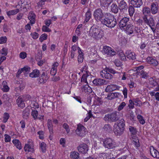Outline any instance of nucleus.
I'll list each match as a JSON object with an SVG mask.
<instances>
[{
	"label": "nucleus",
	"mask_w": 159,
	"mask_h": 159,
	"mask_svg": "<svg viewBox=\"0 0 159 159\" xmlns=\"http://www.w3.org/2000/svg\"><path fill=\"white\" fill-rule=\"evenodd\" d=\"M103 19L101 23L108 27L113 28L116 24V19L113 16L109 13H105V17Z\"/></svg>",
	"instance_id": "f257e3e1"
},
{
	"label": "nucleus",
	"mask_w": 159,
	"mask_h": 159,
	"mask_svg": "<svg viewBox=\"0 0 159 159\" xmlns=\"http://www.w3.org/2000/svg\"><path fill=\"white\" fill-rule=\"evenodd\" d=\"M88 35L95 39L98 40L103 36L104 34L100 29L92 26L89 30Z\"/></svg>",
	"instance_id": "f03ea898"
},
{
	"label": "nucleus",
	"mask_w": 159,
	"mask_h": 159,
	"mask_svg": "<svg viewBox=\"0 0 159 159\" xmlns=\"http://www.w3.org/2000/svg\"><path fill=\"white\" fill-rule=\"evenodd\" d=\"M125 122L123 119L119 120L117 124H115L114 126L113 131L116 135L122 134L124 130Z\"/></svg>",
	"instance_id": "7ed1b4c3"
},
{
	"label": "nucleus",
	"mask_w": 159,
	"mask_h": 159,
	"mask_svg": "<svg viewBox=\"0 0 159 159\" xmlns=\"http://www.w3.org/2000/svg\"><path fill=\"white\" fill-rule=\"evenodd\" d=\"M119 113L117 111H115L111 113H108L105 115L103 119L106 121L110 122H116L119 119Z\"/></svg>",
	"instance_id": "20e7f679"
},
{
	"label": "nucleus",
	"mask_w": 159,
	"mask_h": 159,
	"mask_svg": "<svg viewBox=\"0 0 159 159\" xmlns=\"http://www.w3.org/2000/svg\"><path fill=\"white\" fill-rule=\"evenodd\" d=\"M93 15L97 21L101 22L105 17V13L103 12L101 9L99 8L94 11Z\"/></svg>",
	"instance_id": "39448f33"
},
{
	"label": "nucleus",
	"mask_w": 159,
	"mask_h": 159,
	"mask_svg": "<svg viewBox=\"0 0 159 159\" xmlns=\"http://www.w3.org/2000/svg\"><path fill=\"white\" fill-rule=\"evenodd\" d=\"M103 145L106 148L108 149H112L116 146V143L111 139L107 138L103 141Z\"/></svg>",
	"instance_id": "423d86ee"
},
{
	"label": "nucleus",
	"mask_w": 159,
	"mask_h": 159,
	"mask_svg": "<svg viewBox=\"0 0 159 159\" xmlns=\"http://www.w3.org/2000/svg\"><path fill=\"white\" fill-rule=\"evenodd\" d=\"M76 134L80 136L83 137L87 133L86 129L81 124H79L75 131Z\"/></svg>",
	"instance_id": "0eeeda50"
},
{
	"label": "nucleus",
	"mask_w": 159,
	"mask_h": 159,
	"mask_svg": "<svg viewBox=\"0 0 159 159\" xmlns=\"http://www.w3.org/2000/svg\"><path fill=\"white\" fill-rule=\"evenodd\" d=\"M103 53L108 57H112L116 54V52L111 48L107 46L103 47Z\"/></svg>",
	"instance_id": "6e6552de"
},
{
	"label": "nucleus",
	"mask_w": 159,
	"mask_h": 159,
	"mask_svg": "<svg viewBox=\"0 0 159 159\" xmlns=\"http://www.w3.org/2000/svg\"><path fill=\"white\" fill-rule=\"evenodd\" d=\"M39 76V78L38 80L39 84H43L45 83L48 79L47 73L45 71L41 72Z\"/></svg>",
	"instance_id": "1a4fd4ad"
},
{
	"label": "nucleus",
	"mask_w": 159,
	"mask_h": 159,
	"mask_svg": "<svg viewBox=\"0 0 159 159\" xmlns=\"http://www.w3.org/2000/svg\"><path fill=\"white\" fill-rule=\"evenodd\" d=\"M78 151L84 154H85L87 153L89 150L88 146L85 143L81 144L77 147Z\"/></svg>",
	"instance_id": "9d476101"
},
{
	"label": "nucleus",
	"mask_w": 159,
	"mask_h": 159,
	"mask_svg": "<svg viewBox=\"0 0 159 159\" xmlns=\"http://www.w3.org/2000/svg\"><path fill=\"white\" fill-rule=\"evenodd\" d=\"M100 75L102 77L107 79H111L113 78V75L106 69L100 72Z\"/></svg>",
	"instance_id": "9b49d317"
},
{
	"label": "nucleus",
	"mask_w": 159,
	"mask_h": 159,
	"mask_svg": "<svg viewBox=\"0 0 159 159\" xmlns=\"http://www.w3.org/2000/svg\"><path fill=\"white\" fill-rule=\"evenodd\" d=\"M129 18L125 17L121 20L119 22V25L120 28H125L127 27Z\"/></svg>",
	"instance_id": "f8f14e48"
},
{
	"label": "nucleus",
	"mask_w": 159,
	"mask_h": 159,
	"mask_svg": "<svg viewBox=\"0 0 159 159\" xmlns=\"http://www.w3.org/2000/svg\"><path fill=\"white\" fill-rule=\"evenodd\" d=\"M120 87L116 84H111L108 85L105 89V91L106 92H112L116 90H119Z\"/></svg>",
	"instance_id": "ddd939ff"
},
{
	"label": "nucleus",
	"mask_w": 159,
	"mask_h": 159,
	"mask_svg": "<svg viewBox=\"0 0 159 159\" xmlns=\"http://www.w3.org/2000/svg\"><path fill=\"white\" fill-rule=\"evenodd\" d=\"M86 69V67L84 66L83 68V70H81V72L83 73V74L81 78V82H84L85 83H87V78L89 76V75L88 71L85 70Z\"/></svg>",
	"instance_id": "4468645a"
},
{
	"label": "nucleus",
	"mask_w": 159,
	"mask_h": 159,
	"mask_svg": "<svg viewBox=\"0 0 159 159\" xmlns=\"http://www.w3.org/2000/svg\"><path fill=\"white\" fill-rule=\"evenodd\" d=\"M150 9L151 12L152 14H156L158 12V5L154 2L152 3L150 6Z\"/></svg>",
	"instance_id": "2eb2a0df"
},
{
	"label": "nucleus",
	"mask_w": 159,
	"mask_h": 159,
	"mask_svg": "<svg viewBox=\"0 0 159 159\" xmlns=\"http://www.w3.org/2000/svg\"><path fill=\"white\" fill-rule=\"evenodd\" d=\"M126 56L129 59L135 60L136 58V55L135 53L132 52L131 51H127L125 53Z\"/></svg>",
	"instance_id": "dca6fc26"
},
{
	"label": "nucleus",
	"mask_w": 159,
	"mask_h": 159,
	"mask_svg": "<svg viewBox=\"0 0 159 159\" xmlns=\"http://www.w3.org/2000/svg\"><path fill=\"white\" fill-rule=\"evenodd\" d=\"M131 4L135 7H139L143 4L142 0H131Z\"/></svg>",
	"instance_id": "f3484780"
},
{
	"label": "nucleus",
	"mask_w": 159,
	"mask_h": 159,
	"mask_svg": "<svg viewBox=\"0 0 159 159\" xmlns=\"http://www.w3.org/2000/svg\"><path fill=\"white\" fill-rule=\"evenodd\" d=\"M16 102L18 107L22 108L25 106L24 101L21 97H19L16 100Z\"/></svg>",
	"instance_id": "a211bd4d"
},
{
	"label": "nucleus",
	"mask_w": 159,
	"mask_h": 159,
	"mask_svg": "<svg viewBox=\"0 0 159 159\" xmlns=\"http://www.w3.org/2000/svg\"><path fill=\"white\" fill-rule=\"evenodd\" d=\"M127 7V4L124 0H123L120 2L119 6V8L120 10L123 11L126 10Z\"/></svg>",
	"instance_id": "6ab92c4d"
},
{
	"label": "nucleus",
	"mask_w": 159,
	"mask_h": 159,
	"mask_svg": "<svg viewBox=\"0 0 159 159\" xmlns=\"http://www.w3.org/2000/svg\"><path fill=\"white\" fill-rule=\"evenodd\" d=\"M152 149H150V152L151 155L154 157L159 158V152L156 149H154L153 147H152Z\"/></svg>",
	"instance_id": "aec40b11"
},
{
	"label": "nucleus",
	"mask_w": 159,
	"mask_h": 159,
	"mask_svg": "<svg viewBox=\"0 0 159 159\" xmlns=\"http://www.w3.org/2000/svg\"><path fill=\"white\" fill-rule=\"evenodd\" d=\"M148 63L153 66H156L158 64V63L157 60L154 59L151 57H149L147 58Z\"/></svg>",
	"instance_id": "412c9836"
},
{
	"label": "nucleus",
	"mask_w": 159,
	"mask_h": 159,
	"mask_svg": "<svg viewBox=\"0 0 159 159\" xmlns=\"http://www.w3.org/2000/svg\"><path fill=\"white\" fill-rule=\"evenodd\" d=\"M105 80L101 79H96L93 81V83L95 86H100L103 85Z\"/></svg>",
	"instance_id": "4be33fe9"
},
{
	"label": "nucleus",
	"mask_w": 159,
	"mask_h": 159,
	"mask_svg": "<svg viewBox=\"0 0 159 159\" xmlns=\"http://www.w3.org/2000/svg\"><path fill=\"white\" fill-rule=\"evenodd\" d=\"M129 34H132L134 32V27L131 24H128L127 27L125 28Z\"/></svg>",
	"instance_id": "5701e85b"
},
{
	"label": "nucleus",
	"mask_w": 159,
	"mask_h": 159,
	"mask_svg": "<svg viewBox=\"0 0 159 159\" xmlns=\"http://www.w3.org/2000/svg\"><path fill=\"white\" fill-rule=\"evenodd\" d=\"M24 150L26 152H30L33 153L34 152V147L29 144H25L24 147Z\"/></svg>",
	"instance_id": "b1692460"
},
{
	"label": "nucleus",
	"mask_w": 159,
	"mask_h": 159,
	"mask_svg": "<svg viewBox=\"0 0 159 159\" xmlns=\"http://www.w3.org/2000/svg\"><path fill=\"white\" fill-rule=\"evenodd\" d=\"M40 74V72L38 70L35 69L30 74L29 76L31 78H36L39 76Z\"/></svg>",
	"instance_id": "393cba45"
},
{
	"label": "nucleus",
	"mask_w": 159,
	"mask_h": 159,
	"mask_svg": "<svg viewBox=\"0 0 159 159\" xmlns=\"http://www.w3.org/2000/svg\"><path fill=\"white\" fill-rule=\"evenodd\" d=\"M30 107H26L23 112V117L24 119H27L30 115Z\"/></svg>",
	"instance_id": "a878e982"
},
{
	"label": "nucleus",
	"mask_w": 159,
	"mask_h": 159,
	"mask_svg": "<svg viewBox=\"0 0 159 159\" xmlns=\"http://www.w3.org/2000/svg\"><path fill=\"white\" fill-rule=\"evenodd\" d=\"M28 18L30 21V23L32 25L35 22V15L33 13H30L29 14Z\"/></svg>",
	"instance_id": "bb28decb"
},
{
	"label": "nucleus",
	"mask_w": 159,
	"mask_h": 159,
	"mask_svg": "<svg viewBox=\"0 0 159 159\" xmlns=\"http://www.w3.org/2000/svg\"><path fill=\"white\" fill-rule=\"evenodd\" d=\"M142 11L143 15L149 16L151 13L150 8L148 7H144Z\"/></svg>",
	"instance_id": "cd10ccee"
},
{
	"label": "nucleus",
	"mask_w": 159,
	"mask_h": 159,
	"mask_svg": "<svg viewBox=\"0 0 159 159\" xmlns=\"http://www.w3.org/2000/svg\"><path fill=\"white\" fill-rule=\"evenodd\" d=\"M119 8L117 5L113 3L112 4L111 6V11L115 14L118 13Z\"/></svg>",
	"instance_id": "c85d7f7f"
},
{
	"label": "nucleus",
	"mask_w": 159,
	"mask_h": 159,
	"mask_svg": "<svg viewBox=\"0 0 159 159\" xmlns=\"http://www.w3.org/2000/svg\"><path fill=\"white\" fill-rule=\"evenodd\" d=\"M81 90L85 93H90L92 92V89L88 85H85L82 87Z\"/></svg>",
	"instance_id": "c756f323"
},
{
	"label": "nucleus",
	"mask_w": 159,
	"mask_h": 159,
	"mask_svg": "<svg viewBox=\"0 0 159 159\" xmlns=\"http://www.w3.org/2000/svg\"><path fill=\"white\" fill-rule=\"evenodd\" d=\"M12 143H14L16 147L19 150L21 149L22 147L20 142L18 139H13L12 141Z\"/></svg>",
	"instance_id": "7c9ffc66"
},
{
	"label": "nucleus",
	"mask_w": 159,
	"mask_h": 159,
	"mask_svg": "<svg viewBox=\"0 0 159 159\" xmlns=\"http://www.w3.org/2000/svg\"><path fill=\"white\" fill-rule=\"evenodd\" d=\"M134 7L133 6L130 5L128 7L129 15L130 17H132L133 16L135 12Z\"/></svg>",
	"instance_id": "2f4dec72"
},
{
	"label": "nucleus",
	"mask_w": 159,
	"mask_h": 159,
	"mask_svg": "<svg viewBox=\"0 0 159 159\" xmlns=\"http://www.w3.org/2000/svg\"><path fill=\"white\" fill-rule=\"evenodd\" d=\"M114 63L116 66L119 68L120 71H122V68L121 66H122V62L118 59H116L114 61Z\"/></svg>",
	"instance_id": "473e14b6"
},
{
	"label": "nucleus",
	"mask_w": 159,
	"mask_h": 159,
	"mask_svg": "<svg viewBox=\"0 0 159 159\" xmlns=\"http://www.w3.org/2000/svg\"><path fill=\"white\" fill-rule=\"evenodd\" d=\"M91 17V14L90 10H89L85 14V19L84 21V23L88 22Z\"/></svg>",
	"instance_id": "72a5a7b5"
},
{
	"label": "nucleus",
	"mask_w": 159,
	"mask_h": 159,
	"mask_svg": "<svg viewBox=\"0 0 159 159\" xmlns=\"http://www.w3.org/2000/svg\"><path fill=\"white\" fill-rule=\"evenodd\" d=\"M129 131L131 133V136L136 135L137 133L136 129L134 127L129 126Z\"/></svg>",
	"instance_id": "f704fd0d"
},
{
	"label": "nucleus",
	"mask_w": 159,
	"mask_h": 159,
	"mask_svg": "<svg viewBox=\"0 0 159 159\" xmlns=\"http://www.w3.org/2000/svg\"><path fill=\"white\" fill-rule=\"evenodd\" d=\"M20 10L19 9H17L15 10L9 11L7 12V13L8 16L13 15L16 14Z\"/></svg>",
	"instance_id": "c9c22d12"
},
{
	"label": "nucleus",
	"mask_w": 159,
	"mask_h": 159,
	"mask_svg": "<svg viewBox=\"0 0 159 159\" xmlns=\"http://www.w3.org/2000/svg\"><path fill=\"white\" fill-rule=\"evenodd\" d=\"M118 55L120 58L122 60L125 61L126 60V55H125V54L123 52V51H119L118 53Z\"/></svg>",
	"instance_id": "e433bc0d"
},
{
	"label": "nucleus",
	"mask_w": 159,
	"mask_h": 159,
	"mask_svg": "<svg viewBox=\"0 0 159 159\" xmlns=\"http://www.w3.org/2000/svg\"><path fill=\"white\" fill-rule=\"evenodd\" d=\"M79 153L77 152L73 151L71 153L70 156L73 159H76L79 158Z\"/></svg>",
	"instance_id": "4c0bfd02"
},
{
	"label": "nucleus",
	"mask_w": 159,
	"mask_h": 159,
	"mask_svg": "<svg viewBox=\"0 0 159 159\" xmlns=\"http://www.w3.org/2000/svg\"><path fill=\"white\" fill-rule=\"evenodd\" d=\"M147 24L149 25V26H155L154 21L152 18L150 17L148 21Z\"/></svg>",
	"instance_id": "58836bf2"
},
{
	"label": "nucleus",
	"mask_w": 159,
	"mask_h": 159,
	"mask_svg": "<svg viewBox=\"0 0 159 159\" xmlns=\"http://www.w3.org/2000/svg\"><path fill=\"white\" fill-rule=\"evenodd\" d=\"M100 3L101 5L104 7H107L110 4L109 2L106 0H100Z\"/></svg>",
	"instance_id": "ea45409f"
},
{
	"label": "nucleus",
	"mask_w": 159,
	"mask_h": 159,
	"mask_svg": "<svg viewBox=\"0 0 159 159\" xmlns=\"http://www.w3.org/2000/svg\"><path fill=\"white\" fill-rule=\"evenodd\" d=\"M134 101V104L138 107L141 106L142 102L138 98L134 99H133Z\"/></svg>",
	"instance_id": "a19ab883"
},
{
	"label": "nucleus",
	"mask_w": 159,
	"mask_h": 159,
	"mask_svg": "<svg viewBox=\"0 0 159 159\" xmlns=\"http://www.w3.org/2000/svg\"><path fill=\"white\" fill-rule=\"evenodd\" d=\"M6 83V82L3 81L2 83L4 85L3 88L2 89V90L4 92H7L9 90V87L7 85L5 84Z\"/></svg>",
	"instance_id": "79ce46f5"
},
{
	"label": "nucleus",
	"mask_w": 159,
	"mask_h": 159,
	"mask_svg": "<svg viewBox=\"0 0 159 159\" xmlns=\"http://www.w3.org/2000/svg\"><path fill=\"white\" fill-rule=\"evenodd\" d=\"M40 146L41 148L42 152H45L46 151V144L44 142H42L40 144Z\"/></svg>",
	"instance_id": "37998d69"
},
{
	"label": "nucleus",
	"mask_w": 159,
	"mask_h": 159,
	"mask_svg": "<svg viewBox=\"0 0 159 159\" xmlns=\"http://www.w3.org/2000/svg\"><path fill=\"white\" fill-rule=\"evenodd\" d=\"M38 115V113L37 111L35 110H32L31 115L34 119H37Z\"/></svg>",
	"instance_id": "c03bdc74"
},
{
	"label": "nucleus",
	"mask_w": 159,
	"mask_h": 159,
	"mask_svg": "<svg viewBox=\"0 0 159 159\" xmlns=\"http://www.w3.org/2000/svg\"><path fill=\"white\" fill-rule=\"evenodd\" d=\"M149 83L153 87H155L157 84V82L152 78H150L149 80Z\"/></svg>",
	"instance_id": "a18cd8bd"
},
{
	"label": "nucleus",
	"mask_w": 159,
	"mask_h": 159,
	"mask_svg": "<svg viewBox=\"0 0 159 159\" xmlns=\"http://www.w3.org/2000/svg\"><path fill=\"white\" fill-rule=\"evenodd\" d=\"M137 118L141 124H144L145 122V120L143 119V117L142 116L138 115L137 116Z\"/></svg>",
	"instance_id": "49530a36"
},
{
	"label": "nucleus",
	"mask_w": 159,
	"mask_h": 159,
	"mask_svg": "<svg viewBox=\"0 0 159 159\" xmlns=\"http://www.w3.org/2000/svg\"><path fill=\"white\" fill-rule=\"evenodd\" d=\"M112 97V99H114L116 98H118L121 96V94L119 93H111Z\"/></svg>",
	"instance_id": "de8ad7c7"
},
{
	"label": "nucleus",
	"mask_w": 159,
	"mask_h": 159,
	"mask_svg": "<svg viewBox=\"0 0 159 159\" xmlns=\"http://www.w3.org/2000/svg\"><path fill=\"white\" fill-rule=\"evenodd\" d=\"M126 105V103L124 102H122L120 105H119L117 110L118 111H120L123 109L124 107H125Z\"/></svg>",
	"instance_id": "09e8293b"
},
{
	"label": "nucleus",
	"mask_w": 159,
	"mask_h": 159,
	"mask_svg": "<svg viewBox=\"0 0 159 159\" xmlns=\"http://www.w3.org/2000/svg\"><path fill=\"white\" fill-rule=\"evenodd\" d=\"M9 115L7 113H5L4 114L3 121L4 123L6 122L9 117Z\"/></svg>",
	"instance_id": "8fccbe9b"
},
{
	"label": "nucleus",
	"mask_w": 159,
	"mask_h": 159,
	"mask_svg": "<svg viewBox=\"0 0 159 159\" xmlns=\"http://www.w3.org/2000/svg\"><path fill=\"white\" fill-rule=\"evenodd\" d=\"M62 127L65 129L67 134H68L70 132V129L68 125L66 123H65L63 125Z\"/></svg>",
	"instance_id": "3c124183"
},
{
	"label": "nucleus",
	"mask_w": 159,
	"mask_h": 159,
	"mask_svg": "<svg viewBox=\"0 0 159 159\" xmlns=\"http://www.w3.org/2000/svg\"><path fill=\"white\" fill-rule=\"evenodd\" d=\"M106 70L108 71L109 73H111L113 74L117 73L118 74V71L114 70L113 69L111 68H106Z\"/></svg>",
	"instance_id": "603ef678"
},
{
	"label": "nucleus",
	"mask_w": 159,
	"mask_h": 159,
	"mask_svg": "<svg viewBox=\"0 0 159 159\" xmlns=\"http://www.w3.org/2000/svg\"><path fill=\"white\" fill-rule=\"evenodd\" d=\"M48 1H50V0H40V1L37 3L38 6L39 7H42V6L45 4V2Z\"/></svg>",
	"instance_id": "864d4df0"
},
{
	"label": "nucleus",
	"mask_w": 159,
	"mask_h": 159,
	"mask_svg": "<svg viewBox=\"0 0 159 159\" xmlns=\"http://www.w3.org/2000/svg\"><path fill=\"white\" fill-rule=\"evenodd\" d=\"M134 103L133 100H129L128 106L130 109H133L134 107Z\"/></svg>",
	"instance_id": "5fc2aeb1"
},
{
	"label": "nucleus",
	"mask_w": 159,
	"mask_h": 159,
	"mask_svg": "<svg viewBox=\"0 0 159 159\" xmlns=\"http://www.w3.org/2000/svg\"><path fill=\"white\" fill-rule=\"evenodd\" d=\"M88 114V115L84 119V121L85 122L87 121L93 116L91 110H90L89 111Z\"/></svg>",
	"instance_id": "6e6d98bb"
},
{
	"label": "nucleus",
	"mask_w": 159,
	"mask_h": 159,
	"mask_svg": "<svg viewBox=\"0 0 159 159\" xmlns=\"http://www.w3.org/2000/svg\"><path fill=\"white\" fill-rule=\"evenodd\" d=\"M104 129L107 131H110L111 130V127L109 124H106L103 127Z\"/></svg>",
	"instance_id": "4d7b16f0"
},
{
	"label": "nucleus",
	"mask_w": 159,
	"mask_h": 159,
	"mask_svg": "<svg viewBox=\"0 0 159 159\" xmlns=\"http://www.w3.org/2000/svg\"><path fill=\"white\" fill-rule=\"evenodd\" d=\"M118 74L119 75L120 77L122 76L121 80H125L126 79L125 73V72H118Z\"/></svg>",
	"instance_id": "13d9d810"
},
{
	"label": "nucleus",
	"mask_w": 159,
	"mask_h": 159,
	"mask_svg": "<svg viewBox=\"0 0 159 159\" xmlns=\"http://www.w3.org/2000/svg\"><path fill=\"white\" fill-rule=\"evenodd\" d=\"M47 36L48 35L46 34H42L39 38L40 41L42 42L43 40L46 39L47 38Z\"/></svg>",
	"instance_id": "bf43d9fd"
},
{
	"label": "nucleus",
	"mask_w": 159,
	"mask_h": 159,
	"mask_svg": "<svg viewBox=\"0 0 159 159\" xmlns=\"http://www.w3.org/2000/svg\"><path fill=\"white\" fill-rule=\"evenodd\" d=\"M141 75L142 76V77L144 79H147L148 76L147 73L143 70L141 71Z\"/></svg>",
	"instance_id": "052dcab7"
},
{
	"label": "nucleus",
	"mask_w": 159,
	"mask_h": 159,
	"mask_svg": "<svg viewBox=\"0 0 159 159\" xmlns=\"http://www.w3.org/2000/svg\"><path fill=\"white\" fill-rule=\"evenodd\" d=\"M127 115L129 118L132 121H133L134 120L135 116L134 115L132 112H131L129 114H128Z\"/></svg>",
	"instance_id": "680f3d73"
},
{
	"label": "nucleus",
	"mask_w": 159,
	"mask_h": 159,
	"mask_svg": "<svg viewBox=\"0 0 159 159\" xmlns=\"http://www.w3.org/2000/svg\"><path fill=\"white\" fill-rule=\"evenodd\" d=\"M7 38L6 36L2 37L0 38V44H3L6 42Z\"/></svg>",
	"instance_id": "e2e57ef3"
},
{
	"label": "nucleus",
	"mask_w": 159,
	"mask_h": 159,
	"mask_svg": "<svg viewBox=\"0 0 159 159\" xmlns=\"http://www.w3.org/2000/svg\"><path fill=\"white\" fill-rule=\"evenodd\" d=\"M5 141L6 142H9L11 141V138L10 136L7 134H5Z\"/></svg>",
	"instance_id": "0e129e2a"
},
{
	"label": "nucleus",
	"mask_w": 159,
	"mask_h": 159,
	"mask_svg": "<svg viewBox=\"0 0 159 159\" xmlns=\"http://www.w3.org/2000/svg\"><path fill=\"white\" fill-rule=\"evenodd\" d=\"M83 56L82 54H80L78 56V61L79 63H81L83 61Z\"/></svg>",
	"instance_id": "69168bd1"
},
{
	"label": "nucleus",
	"mask_w": 159,
	"mask_h": 159,
	"mask_svg": "<svg viewBox=\"0 0 159 159\" xmlns=\"http://www.w3.org/2000/svg\"><path fill=\"white\" fill-rule=\"evenodd\" d=\"M48 26H46L43 25L42 28V30L43 31L46 32H49L51 31V30L48 28Z\"/></svg>",
	"instance_id": "338daca9"
},
{
	"label": "nucleus",
	"mask_w": 159,
	"mask_h": 159,
	"mask_svg": "<svg viewBox=\"0 0 159 159\" xmlns=\"http://www.w3.org/2000/svg\"><path fill=\"white\" fill-rule=\"evenodd\" d=\"M39 135V138L40 139H43L44 132L42 131H39L37 133Z\"/></svg>",
	"instance_id": "774afa93"
}]
</instances>
